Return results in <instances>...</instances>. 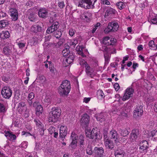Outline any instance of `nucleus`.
I'll list each match as a JSON object with an SVG mask.
<instances>
[{
  "mask_svg": "<svg viewBox=\"0 0 157 157\" xmlns=\"http://www.w3.org/2000/svg\"><path fill=\"white\" fill-rule=\"evenodd\" d=\"M61 113V109L58 107L52 108L48 116L49 122H56L58 121Z\"/></svg>",
  "mask_w": 157,
  "mask_h": 157,
  "instance_id": "f257e3e1",
  "label": "nucleus"
},
{
  "mask_svg": "<svg viewBox=\"0 0 157 157\" xmlns=\"http://www.w3.org/2000/svg\"><path fill=\"white\" fill-rule=\"evenodd\" d=\"M61 113V109L58 107L52 108L48 116L49 122H56L58 121Z\"/></svg>",
  "mask_w": 157,
  "mask_h": 157,
  "instance_id": "f03ea898",
  "label": "nucleus"
},
{
  "mask_svg": "<svg viewBox=\"0 0 157 157\" xmlns=\"http://www.w3.org/2000/svg\"><path fill=\"white\" fill-rule=\"evenodd\" d=\"M68 80H65L63 81L58 90V93L61 95L64 96L67 95L69 93Z\"/></svg>",
  "mask_w": 157,
  "mask_h": 157,
  "instance_id": "7ed1b4c3",
  "label": "nucleus"
},
{
  "mask_svg": "<svg viewBox=\"0 0 157 157\" xmlns=\"http://www.w3.org/2000/svg\"><path fill=\"white\" fill-rule=\"evenodd\" d=\"M119 25L118 23L113 21L108 23L107 26L105 29L104 33L108 34L110 32H115L117 31L119 29Z\"/></svg>",
  "mask_w": 157,
  "mask_h": 157,
  "instance_id": "20e7f679",
  "label": "nucleus"
},
{
  "mask_svg": "<svg viewBox=\"0 0 157 157\" xmlns=\"http://www.w3.org/2000/svg\"><path fill=\"white\" fill-rule=\"evenodd\" d=\"M1 93L3 98L5 99H9L12 94V90L10 86H5L2 89Z\"/></svg>",
  "mask_w": 157,
  "mask_h": 157,
  "instance_id": "39448f33",
  "label": "nucleus"
},
{
  "mask_svg": "<svg viewBox=\"0 0 157 157\" xmlns=\"http://www.w3.org/2000/svg\"><path fill=\"white\" fill-rule=\"evenodd\" d=\"M82 62L83 63H82V62H80V64L82 65L83 64V65H85L86 74L91 78H93V77L95 75V74L94 73V71L93 68H91L85 60H83Z\"/></svg>",
  "mask_w": 157,
  "mask_h": 157,
  "instance_id": "423d86ee",
  "label": "nucleus"
},
{
  "mask_svg": "<svg viewBox=\"0 0 157 157\" xmlns=\"http://www.w3.org/2000/svg\"><path fill=\"white\" fill-rule=\"evenodd\" d=\"M94 5H92L91 0H79L78 6L83 8L85 9L93 8Z\"/></svg>",
  "mask_w": 157,
  "mask_h": 157,
  "instance_id": "0eeeda50",
  "label": "nucleus"
},
{
  "mask_svg": "<svg viewBox=\"0 0 157 157\" xmlns=\"http://www.w3.org/2000/svg\"><path fill=\"white\" fill-rule=\"evenodd\" d=\"M98 130L96 128H93L92 131L87 130L86 132V136L90 139H98Z\"/></svg>",
  "mask_w": 157,
  "mask_h": 157,
  "instance_id": "6e6552de",
  "label": "nucleus"
},
{
  "mask_svg": "<svg viewBox=\"0 0 157 157\" xmlns=\"http://www.w3.org/2000/svg\"><path fill=\"white\" fill-rule=\"evenodd\" d=\"M78 137V135L75 132H73L71 133V139L72 141L69 146H71L72 148H75L77 146Z\"/></svg>",
  "mask_w": 157,
  "mask_h": 157,
  "instance_id": "1a4fd4ad",
  "label": "nucleus"
},
{
  "mask_svg": "<svg viewBox=\"0 0 157 157\" xmlns=\"http://www.w3.org/2000/svg\"><path fill=\"white\" fill-rule=\"evenodd\" d=\"M142 106L138 105L134 111L133 116L136 118H138L141 117L143 113Z\"/></svg>",
  "mask_w": 157,
  "mask_h": 157,
  "instance_id": "9d476101",
  "label": "nucleus"
},
{
  "mask_svg": "<svg viewBox=\"0 0 157 157\" xmlns=\"http://www.w3.org/2000/svg\"><path fill=\"white\" fill-rule=\"evenodd\" d=\"M139 149L141 153L146 152L149 147L148 142L145 140L140 142L139 144Z\"/></svg>",
  "mask_w": 157,
  "mask_h": 157,
  "instance_id": "9b49d317",
  "label": "nucleus"
},
{
  "mask_svg": "<svg viewBox=\"0 0 157 157\" xmlns=\"http://www.w3.org/2000/svg\"><path fill=\"white\" fill-rule=\"evenodd\" d=\"M48 10L45 7L40 8L38 11V14L39 17L45 19L48 17Z\"/></svg>",
  "mask_w": 157,
  "mask_h": 157,
  "instance_id": "f8f14e48",
  "label": "nucleus"
},
{
  "mask_svg": "<svg viewBox=\"0 0 157 157\" xmlns=\"http://www.w3.org/2000/svg\"><path fill=\"white\" fill-rule=\"evenodd\" d=\"M9 13L12 21H16L17 20L18 13L17 10L16 9L10 8L9 9Z\"/></svg>",
  "mask_w": 157,
  "mask_h": 157,
  "instance_id": "ddd939ff",
  "label": "nucleus"
},
{
  "mask_svg": "<svg viewBox=\"0 0 157 157\" xmlns=\"http://www.w3.org/2000/svg\"><path fill=\"white\" fill-rule=\"evenodd\" d=\"M59 23L56 21L53 23L52 25L48 28L46 32L48 34H50L56 31L59 27Z\"/></svg>",
  "mask_w": 157,
  "mask_h": 157,
  "instance_id": "4468645a",
  "label": "nucleus"
},
{
  "mask_svg": "<svg viewBox=\"0 0 157 157\" xmlns=\"http://www.w3.org/2000/svg\"><path fill=\"white\" fill-rule=\"evenodd\" d=\"M139 130L136 129H134L131 131L130 134V137L129 139L132 142H135L136 141V140L139 134Z\"/></svg>",
  "mask_w": 157,
  "mask_h": 157,
  "instance_id": "2eb2a0df",
  "label": "nucleus"
},
{
  "mask_svg": "<svg viewBox=\"0 0 157 157\" xmlns=\"http://www.w3.org/2000/svg\"><path fill=\"white\" fill-rule=\"evenodd\" d=\"M89 115L86 113L83 114L80 121L81 125L84 126H87L89 122Z\"/></svg>",
  "mask_w": 157,
  "mask_h": 157,
  "instance_id": "dca6fc26",
  "label": "nucleus"
},
{
  "mask_svg": "<svg viewBox=\"0 0 157 157\" xmlns=\"http://www.w3.org/2000/svg\"><path fill=\"white\" fill-rule=\"evenodd\" d=\"M4 133L5 136L9 140L13 141L16 139V136L11 131L5 130Z\"/></svg>",
  "mask_w": 157,
  "mask_h": 157,
  "instance_id": "f3484780",
  "label": "nucleus"
},
{
  "mask_svg": "<svg viewBox=\"0 0 157 157\" xmlns=\"http://www.w3.org/2000/svg\"><path fill=\"white\" fill-rule=\"evenodd\" d=\"M68 128L66 126L62 125L59 129V137L63 139L65 138L67 133Z\"/></svg>",
  "mask_w": 157,
  "mask_h": 157,
  "instance_id": "a211bd4d",
  "label": "nucleus"
},
{
  "mask_svg": "<svg viewBox=\"0 0 157 157\" xmlns=\"http://www.w3.org/2000/svg\"><path fill=\"white\" fill-rule=\"evenodd\" d=\"M117 13V11L114 9L110 7L107 8L105 15V17H111L114 16Z\"/></svg>",
  "mask_w": 157,
  "mask_h": 157,
  "instance_id": "6ab92c4d",
  "label": "nucleus"
},
{
  "mask_svg": "<svg viewBox=\"0 0 157 157\" xmlns=\"http://www.w3.org/2000/svg\"><path fill=\"white\" fill-rule=\"evenodd\" d=\"M49 133L55 138H57L59 136L58 130L56 127L51 126L48 129Z\"/></svg>",
  "mask_w": 157,
  "mask_h": 157,
  "instance_id": "aec40b11",
  "label": "nucleus"
},
{
  "mask_svg": "<svg viewBox=\"0 0 157 157\" xmlns=\"http://www.w3.org/2000/svg\"><path fill=\"white\" fill-rule=\"evenodd\" d=\"M115 157H124L125 155V152L121 148H118L114 151Z\"/></svg>",
  "mask_w": 157,
  "mask_h": 157,
  "instance_id": "412c9836",
  "label": "nucleus"
},
{
  "mask_svg": "<svg viewBox=\"0 0 157 157\" xmlns=\"http://www.w3.org/2000/svg\"><path fill=\"white\" fill-rule=\"evenodd\" d=\"M43 30L42 27L38 25H35L32 26L30 28L31 32L36 34L38 32H41Z\"/></svg>",
  "mask_w": 157,
  "mask_h": 157,
  "instance_id": "4be33fe9",
  "label": "nucleus"
},
{
  "mask_svg": "<svg viewBox=\"0 0 157 157\" xmlns=\"http://www.w3.org/2000/svg\"><path fill=\"white\" fill-rule=\"evenodd\" d=\"M27 16L28 19L31 22H34L38 20V17L37 15L33 12L29 13Z\"/></svg>",
  "mask_w": 157,
  "mask_h": 157,
  "instance_id": "5701e85b",
  "label": "nucleus"
},
{
  "mask_svg": "<svg viewBox=\"0 0 157 157\" xmlns=\"http://www.w3.org/2000/svg\"><path fill=\"white\" fill-rule=\"evenodd\" d=\"M104 150L101 147H95L93 150V154L94 155H103Z\"/></svg>",
  "mask_w": 157,
  "mask_h": 157,
  "instance_id": "b1692460",
  "label": "nucleus"
},
{
  "mask_svg": "<svg viewBox=\"0 0 157 157\" xmlns=\"http://www.w3.org/2000/svg\"><path fill=\"white\" fill-rule=\"evenodd\" d=\"M10 33L8 31L3 30L0 34V37L2 40L7 39L10 37Z\"/></svg>",
  "mask_w": 157,
  "mask_h": 157,
  "instance_id": "393cba45",
  "label": "nucleus"
},
{
  "mask_svg": "<svg viewBox=\"0 0 157 157\" xmlns=\"http://www.w3.org/2000/svg\"><path fill=\"white\" fill-rule=\"evenodd\" d=\"M105 144L107 148L110 149L113 148L114 147V144L109 139H107L105 141Z\"/></svg>",
  "mask_w": 157,
  "mask_h": 157,
  "instance_id": "a878e982",
  "label": "nucleus"
},
{
  "mask_svg": "<svg viewBox=\"0 0 157 157\" xmlns=\"http://www.w3.org/2000/svg\"><path fill=\"white\" fill-rule=\"evenodd\" d=\"M18 109L21 112L25 111L27 110V107L25 102L21 101L18 105Z\"/></svg>",
  "mask_w": 157,
  "mask_h": 157,
  "instance_id": "bb28decb",
  "label": "nucleus"
},
{
  "mask_svg": "<svg viewBox=\"0 0 157 157\" xmlns=\"http://www.w3.org/2000/svg\"><path fill=\"white\" fill-rule=\"evenodd\" d=\"M3 53L5 55L9 56L12 53L11 48L8 46H5L3 48Z\"/></svg>",
  "mask_w": 157,
  "mask_h": 157,
  "instance_id": "cd10ccee",
  "label": "nucleus"
},
{
  "mask_svg": "<svg viewBox=\"0 0 157 157\" xmlns=\"http://www.w3.org/2000/svg\"><path fill=\"white\" fill-rule=\"evenodd\" d=\"M43 108L42 106L39 105L37 106L36 109V114L37 116L39 117L42 114L43 112Z\"/></svg>",
  "mask_w": 157,
  "mask_h": 157,
  "instance_id": "c85d7f7f",
  "label": "nucleus"
},
{
  "mask_svg": "<svg viewBox=\"0 0 157 157\" xmlns=\"http://www.w3.org/2000/svg\"><path fill=\"white\" fill-rule=\"evenodd\" d=\"M118 132L123 136H125L128 135L129 132L125 128H119L117 130Z\"/></svg>",
  "mask_w": 157,
  "mask_h": 157,
  "instance_id": "c756f323",
  "label": "nucleus"
},
{
  "mask_svg": "<svg viewBox=\"0 0 157 157\" xmlns=\"http://www.w3.org/2000/svg\"><path fill=\"white\" fill-rule=\"evenodd\" d=\"M10 21L7 20H3L0 21V28H5L8 26Z\"/></svg>",
  "mask_w": 157,
  "mask_h": 157,
  "instance_id": "7c9ffc66",
  "label": "nucleus"
},
{
  "mask_svg": "<svg viewBox=\"0 0 157 157\" xmlns=\"http://www.w3.org/2000/svg\"><path fill=\"white\" fill-rule=\"evenodd\" d=\"M85 137L80 135L78 137V141L81 146H83L85 144Z\"/></svg>",
  "mask_w": 157,
  "mask_h": 157,
  "instance_id": "2f4dec72",
  "label": "nucleus"
},
{
  "mask_svg": "<svg viewBox=\"0 0 157 157\" xmlns=\"http://www.w3.org/2000/svg\"><path fill=\"white\" fill-rule=\"evenodd\" d=\"M39 129V131L40 135L42 136L44 135V132L45 128H44V126L43 124L42 123L39 126L36 127Z\"/></svg>",
  "mask_w": 157,
  "mask_h": 157,
  "instance_id": "473e14b6",
  "label": "nucleus"
},
{
  "mask_svg": "<svg viewBox=\"0 0 157 157\" xmlns=\"http://www.w3.org/2000/svg\"><path fill=\"white\" fill-rule=\"evenodd\" d=\"M91 13L88 12H86L84 13L82 15V18L85 19L86 21H89L91 16Z\"/></svg>",
  "mask_w": 157,
  "mask_h": 157,
  "instance_id": "72a5a7b5",
  "label": "nucleus"
},
{
  "mask_svg": "<svg viewBox=\"0 0 157 157\" xmlns=\"http://www.w3.org/2000/svg\"><path fill=\"white\" fill-rule=\"evenodd\" d=\"M116 6L120 10L123 9L125 6V4L123 2L120 1L116 3Z\"/></svg>",
  "mask_w": 157,
  "mask_h": 157,
  "instance_id": "f704fd0d",
  "label": "nucleus"
},
{
  "mask_svg": "<svg viewBox=\"0 0 157 157\" xmlns=\"http://www.w3.org/2000/svg\"><path fill=\"white\" fill-rule=\"evenodd\" d=\"M96 117L97 121H99L101 122H102L105 121L103 113H101L97 115Z\"/></svg>",
  "mask_w": 157,
  "mask_h": 157,
  "instance_id": "c9c22d12",
  "label": "nucleus"
},
{
  "mask_svg": "<svg viewBox=\"0 0 157 157\" xmlns=\"http://www.w3.org/2000/svg\"><path fill=\"white\" fill-rule=\"evenodd\" d=\"M150 49L155 50L157 49V45L154 44V40H151L150 41L148 44Z\"/></svg>",
  "mask_w": 157,
  "mask_h": 157,
  "instance_id": "e433bc0d",
  "label": "nucleus"
},
{
  "mask_svg": "<svg viewBox=\"0 0 157 157\" xmlns=\"http://www.w3.org/2000/svg\"><path fill=\"white\" fill-rule=\"evenodd\" d=\"M134 92V89L132 88H128L125 90V92L127 93L128 95L130 96L131 97L132 96Z\"/></svg>",
  "mask_w": 157,
  "mask_h": 157,
  "instance_id": "4c0bfd02",
  "label": "nucleus"
},
{
  "mask_svg": "<svg viewBox=\"0 0 157 157\" xmlns=\"http://www.w3.org/2000/svg\"><path fill=\"white\" fill-rule=\"evenodd\" d=\"M111 138L113 139H117V131L114 130H112L109 132Z\"/></svg>",
  "mask_w": 157,
  "mask_h": 157,
  "instance_id": "58836bf2",
  "label": "nucleus"
},
{
  "mask_svg": "<svg viewBox=\"0 0 157 157\" xmlns=\"http://www.w3.org/2000/svg\"><path fill=\"white\" fill-rule=\"evenodd\" d=\"M105 58V63L107 64L109 63L110 55H109L108 52H105L104 54Z\"/></svg>",
  "mask_w": 157,
  "mask_h": 157,
  "instance_id": "ea45409f",
  "label": "nucleus"
},
{
  "mask_svg": "<svg viewBox=\"0 0 157 157\" xmlns=\"http://www.w3.org/2000/svg\"><path fill=\"white\" fill-rule=\"evenodd\" d=\"M7 110L6 106L3 104L0 103V112L1 113H5Z\"/></svg>",
  "mask_w": 157,
  "mask_h": 157,
  "instance_id": "a19ab883",
  "label": "nucleus"
},
{
  "mask_svg": "<svg viewBox=\"0 0 157 157\" xmlns=\"http://www.w3.org/2000/svg\"><path fill=\"white\" fill-rule=\"evenodd\" d=\"M26 44L23 40H21L17 42V44L19 48L21 49L25 46Z\"/></svg>",
  "mask_w": 157,
  "mask_h": 157,
  "instance_id": "79ce46f5",
  "label": "nucleus"
},
{
  "mask_svg": "<svg viewBox=\"0 0 157 157\" xmlns=\"http://www.w3.org/2000/svg\"><path fill=\"white\" fill-rule=\"evenodd\" d=\"M61 35L62 33L61 32L57 30L53 33V36L57 39L60 38Z\"/></svg>",
  "mask_w": 157,
  "mask_h": 157,
  "instance_id": "37998d69",
  "label": "nucleus"
},
{
  "mask_svg": "<svg viewBox=\"0 0 157 157\" xmlns=\"http://www.w3.org/2000/svg\"><path fill=\"white\" fill-rule=\"evenodd\" d=\"M116 41L114 40V39L111 38L109 39L108 42H107L106 45L109 46L110 45H113L116 43Z\"/></svg>",
  "mask_w": 157,
  "mask_h": 157,
  "instance_id": "c03bdc74",
  "label": "nucleus"
},
{
  "mask_svg": "<svg viewBox=\"0 0 157 157\" xmlns=\"http://www.w3.org/2000/svg\"><path fill=\"white\" fill-rule=\"evenodd\" d=\"M74 56L72 53H71L69 52V64L71 63L74 59Z\"/></svg>",
  "mask_w": 157,
  "mask_h": 157,
  "instance_id": "a18cd8bd",
  "label": "nucleus"
},
{
  "mask_svg": "<svg viewBox=\"0 0 157 157\" xmlns=\"http://www.w3.org/2000/svg\"><path fill=\"white\" fill-rule=\"evenodd\" d=\"M97 94L98 96L101 97V98H104L105 97V94L102 90H98Z\"/></svg>",
  "mask_w": 157,
  "mask_h": 157,
  "instance_id": "49530a36",
  "label": "nucleus"
},
{
  "mask_svg": "<svg viewBox=\"0 0 157 157\" xmlns=\"http://www.w3.org/2000/svg\"><path fill=\"white\" fill-rule=\"evenodd\" d=\"M8 17V15L6 13L2 11H0V18L6 17Z\"/></svg>",
  "mask_w": 157,
  "mask_h": 157,
  "instance_id": "de8ad7c7",
  "label": "nucleus"
},
{
  "mask_svg": "<svg viewBox=\"0 0 157 157\" xmlns=\"http://www.w3.org/2000/svg\"><path fill=\"white\" fill-rule=\"evenodd\" d=\"M130 97V96L128 95L127 93L124 92V94L122 99L123 101H124L128 99Z\"/></svg>",
  "mask_w": 157,
  "mask_h": 157,
  "instance_id": "09e8293b",
  "label": "nucleus"
},
{
  "mask_svg": "<svg viewBox=\"0 0 157 157\" xmlns=\"http://www.w3.org/2000/svg\"><path fill=\"white\" fill-rule=\"evenodd\" d=\"M146 102L149 104V103L153 101V97L151 96H149L145 100Z\"/></svg>",
  "mask_w": 157,
  "mask_h": 157,
  "instance_id": "8fccbe9b",
  "label": "nucleus"
},
{
  "mask_svg": "<svg viewBox=\"0 0 157 157\" xmlns=\"http://www.w3.org/2000/svg\"><path fill=\"white\" fill-rule=\"evenodd\" d=\"M34 121L36 127L39 126L42 123L38 119H34Z\"/></svg>",
  "mask_w": 157,
  "mask_h": 157,
  "instance_id": "3c124183",
  "label": "nucleus"
},
{
  "mask_svg": "<svg viewBox=\"0 0 157 157\" xmlns=\"http://www.w3.org/2000/svg\"><path fill=\"white\" fill-rule=\"evenodd\" d=\"M86 153L89 155H91L93 153V151L91 147H88L86 149Z\"/></svg>",
  "mask_w": 157,
  "mask_h": 157,
  "instance_id": "603ef678",
  "label": "nucleus"
},
{
  "mask_svg": "<svg viewBox=\"0 0 157 157\" xmlns=\"http://www.w3.org/2000/svg\"><path fill=\"white\" fill-rule=\"evenodd\" d=\"M21 145L22 148H26L27 147L28 145V142L26 141H23L21 143Z\"/></svg>",
  "mask_w": 157,
  "mask_h": 157,
  "instance_id": "864d4df0",
  "label": "nucleus"
},
{
  "mask_svg": "<svg viewBox=\"0 0 157 157\" xmlns=\"http://www.w3.org/2000/svg\"><path fill=\"white\" fill-rule=\"evenodd\" d=\"M109 39L110 38L109 36H105L104 37L102 41L103 43L106 45L107 42H108Z\"/></svg>",
  "mask_w": 157,
  "mask_h": 157,
  "instance_id": "5fc2aeb1",
  "label": "nucleus"
},
{
  "mask_svg": "<svg viewBox=\"0 0 157 157\" xmlns=\"http://www.w3.org/2000/svg\"><path fill=\"white\" fill-rule=\"evenodd\" d=\"M35 97L34 94L33 92H31L29 93L28 96V98L29 99H33Z\"/></svg>",
  "mask_w": 157,
  "mask_h": 157,
  "instance_id": "6e6d98bb",
  "label": "nucleus"
},
{
  "mask_svg": "<svg viewBox=\"0 0 157 157\" xmlns=\"http://www.w3.org/2000/svg\"><path fill=\"white\" fill-rule=\"evenodd\" d=\"M150 22L153 24H157V15L150 20Z\"/></svg>",
  "mask_w": 157,
  "mask_h": 157,
  "instance_id": "4d7b16f0",
  "label": "nucleus"
},
{
  "mask_svg": "<svg viewBox=\"0 0 157 157\" xmlns=\"http://www.w3.org/2000/svg\"><path fill=\"white\" fill-rule=\"evenodd\" d=\"M49 68L50 69V71L52 73L54 74V75L55 73V71H56V69L55 68V67L54 66V65L49 67Z\"/></svg>",
  "mask_w": 157,
  "mask_h": 157,
  "instance_id": "13d9d810",
  "label": "nucleus"
},
{
  "mask_svg": "<svg viewBox=\"0 0 157 157\" xmlns=\"http://www.w3.org/2000/svg\"><path fill=\"white\" fill-rule=\"evenodd\" d=\"M65 6L64 3L63 2H60L58 3V6L60 9L63 8Z\"/></svg>",
  "mask_w": 157,
  "mask_h": 157,
  "instance_id": "bf43d9fd",
  "label": "nucleus"
},
{
  "mask_svg": "<svg viewBox=\"0 0 157 157\" xmlns=\"http://www.w3.org/2000/svg\"><path fill=\"white\" fill-rule=\"evenodd\" d=\"M25 127L29 132H31L33 129V128L30 124H27L25 125Z\"/></svg>",
  "mask_w": 157,
  "mask_h": 157,
  "instance_id": "052dcab7",
  "label": "nucleus"
},
{
  "mask_svg": "<svg viewBox=\"0 0 157 157\" xmlns=\"http://www.w3.org/2000/svg\"><path fill=\"white\" fill-rule=\"evenodd\" d=\"M63 40L62 39H60L59 41L55 45L56 47H59L63 43Z\"/></svg>",
  "mask_w": 157,
  "mask_h": 157,
  "instance_id": "680f3d73",
  "label": "nucleus"
},
{
  "mask_svg": "<svg viewBox=\"0 0 157 157\" xmlns=\"http://www.w3.org/2000/svg\"><path fill=\"white\" fill-rule=\"evenodd\" d=\"M101 3L103 4H105L107 5H109L110 4V2L108 0H101Z\"/></svg>",
  "mask_w": 157,
  "mask_h": 157,
  "instance_id": "e2e57ef3",
  "label": "nucleus"
},
{
  "mask_svg": "<svg viewBox=\"0 0 157 157\" xmlns=\"http://www.w3.org/2000/svg\"><path fill=\"white\" fill-rule=\"evenodd\" d=\"M157 132V131H156L155 130H154L150 132V133H149V136H152V137H153L156 134V133Z\"/></svg>",
  "mask_w": 157,
  "mask_h": 157,
  "instance_id": "0e129e2a",
  "label": "nucleus"
},
{
  "mask_svg": "<svg viewBox=\"0 0 157 157\" xmlns=\"http://www.w3.org/2000/svg\"><path fill=\"white\" fill-rule=\"evenodd\" d=\"M114 87L116 91H118L120 88V86L118 83H115L114 85Z\"/></svg>",
  "mask_w": 157,
  "mask_h": 157,
  "instance_id": "69168bd1",
  "label": "nucleus"
},
{
  "mask_svg": "<svg viewBox=\"0 0 157 157\" xmlns=\"http://www.w3.org/2000/svg\"><path fill=\"white\" fill-rule=\"evenodd\" d=\"M75 31L73 29H70L69 30V35L72 36H73L75 34Z\"/></svg>",
  "mask_w": 157,
  "mask_h": 157,
  "instance_id": "338daca9",
  "label": "nucleus"
},
{
  "mask_svg": "<svg viewBox=\"0 0 157 157\" xmlns=\"http://www.w3.org/2000/svg\"><path fill=\"white\" fill-rule=\"evenodd\" d=\"M40 144L37 142H36L35 143V150L38 151L39 149V147Z\"/></svg>",
  "mask_w": 157,
  "mask_h": 157,
  "instance_id": "774afa93",
  "label": "nucleus"
}]
</instances>
